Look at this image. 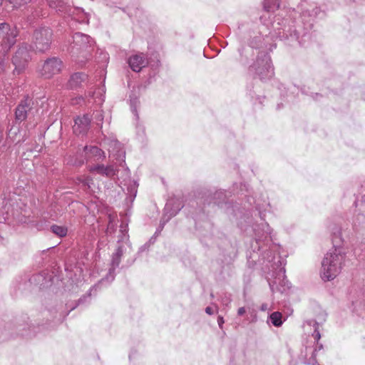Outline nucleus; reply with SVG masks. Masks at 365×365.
<instances>
[{
    "label": "nucleus",
    "instance_id": "10",
    "mask_svg": "<svg viewBox=\"0 0 365 365\" xmlns=\"http://www.w3.org/2000/svg\"><path fill=\"white\" fill-rule=\"evenodd\" d=\"M18 32L16 27H11L8 24H0V36H3L4 43L9 49L15 43Z\"/></svg>",
    "mask_w": 365,
    "mask_h": 365
},
{
    "label": "nucleus",
    "instance_id": "1",
    "mask_svg": "<svg viewBox=\"0 0 365 365\" xmlns=\"http://www.w3.org/2000/svg\"><path fill=\"white\" fill-rule=\"evenodd\" d=\"M346 252L342 247H334L327 252L322 261L320 276L323 281L335 279L344 265Z\"/></svg>",
    "mask_w": 365,
    "mask_h": 365
},
{
    "label": "nucleus",
    "instance_id": "33",
    "mask_svg": "<svg viewBox=\"0 0 365 365\" xmlns=\"http://www.w3.org/2000/svg\"><path fill=\"white\" fill-rule=\"evenodd\" d=\"M305 363L309 365H320L316 361V359L314 358L307 359Z\"/></svg>",
    "mask_w": 365,
    "mask_h": 365
},
{
    "label": "nucleus",
    "instance_id": "11",
    "mask_svg": "<svg viewBox=\"0 0 365 365\" xmlns=\"http://www.w3.org/2000/svg\"><path fill=\"white\" fill-rule=\"evenodd\" d=\"M33 101L31 98L26 97L19 104L16 108L15 117L16 120L20 122L24 121L31 113L33 109Z\"/></svg>",
    "mask_w": 365,
    "mask_h": 365
},
{
    "label": "nucleus",
    "instance_id": "30",
    "mask_svg": "<svg viewBox=\"0 0 365 365\" xmlns=\"http://www.w3.org/2000/svg\"><path fill=\"white\" fill-rule=\"evenodd\" d=\"M84 101H85L84 98L82 96H79V97L73 98L72 100V104H73V105L81 104L82 102H84Z\"/></svg>",
    "mask_w": 365,
    "mask_h": 365
},
{
    "label": "nucleus",
    "instance_id": "15",
    "mask_svg": "<svg viewBox=\"0 0 365 365\" xmlns=\"http://www.w3.org/2000/svg\"><path fill=\"white\" fill-rule=\"evenodd\" d=\"M128 64L135 72H139L147 64L145 56L143 53L135 54L128 59Z\"/></svg>",
    "mask_w": 365,
    "mask_h": 365
},
{
    "label": "nucleus",
    "instance_id": "25",
    "mask_svg": "<svg viewBox=\"0 0 365 365\" xmlns=\"http://www.w3.org/2000/svg\"><path fill=\"white\" fill-rule=\"evenodd\" d=\"M6 1L9 2L11 4H12V7H18L23 4L29 3L31 0H6Z\"/></svg>",
    "mask_w": 365,
    "mask_h": 365
},
{
    "label": "nucleus",
    "instance_id": "6",
    "mask_svg": "<svg viewBox=\"0 0 365 365\" xmlns=\"http://www.w3.org/2000/svg\"><path fill=\"white\" fill-rule=\"evenodd\" d=\"M31 59V55L27 46L24 45L19 48L13 57V64L15 66L14 74H19L26 67Z\"/></svg>",
    "mask_w": 365,
    "mask_h": 365
},
{
    "label": "nucleus",
    "instance_id": "13",
    "mask_svg": "<svg viewBox=\"0 0 365 365\" xmlns=\"http://www.w3.org/2000/svg\"><path fill=\"white\" fill-rule=\"evenodd\" d=\"M91 119L87 115L82 117H78L75 120V123L73 126V132L76 135H81L86 133L90 125Z\"/></svg>",
    "mask_w": 365,
    "mask_h": 365
},
{
    "label": "nucleus",
    "instance_id": "43",
    "mask_svg": "<svg viewBox=\"0 0 365 365\" xmlns=\"http://www.w3.org/2000/svg\"><path fill=\"white\" fill-rule=\"evenodd\" d=\"M364 243L365 244V238L364 239Z\"/></svg>",
    "mask_w": 365,
    "mask_h": 365
},
{
    "label": "nucleus",
    "instance_id": "7",
    "mask_svg": "<svg viewBox=\"0 0 365 365\" xmlns=\"http://www.w3.org/2000/svg\"><path fill=\"white\" fill-rule=\"evenodd\" d=\"M108 145L109 158L112 159V163H119L121 166L125 158V152L122 145L117 140H110Z\"/></svg>",
    "mask_w": 365,
    "mask_h": 365
},
{
    "label": "nucleus",
    "instance_id": "4",
    "mask_svg": "<svg viewBox=\"0 0 365 365\" xmlns=\"http://www.w3.org/2000/svg\"><path fill=\"white\" fill-rule=\"evenodd\" d=\"M52 31L48 27H39L34 31L33 36L34 48L39 52L49 49L52 40Z\"/></svg>",
    "mask_w": 365,
    "mask_h": 365
},
{
    "label": "nucleus",
    "instance_id": "14",
    "mask_svg": "<svg viewBox=\"0 0 365 365\" xmlns=\"http://www.w3.org/2000/svg\"><path fill=\"white\" fill-rule=\"evenodd\" d=\"M88 75L83 72H77L72 74L68 80V86L71 89L81 87L88 81Z\"/></svg>",
    "mask_w": 365,
    "mask_h": 365
},
{
    "label": "nucleus",
    "instance_id": "36",
    "mask_svg": "<svg viewBox=\"0 0 365 365\" xmlns=\"http://www.w3.org/2000/svg\"><path fill=\"white\" fill-rule=\"evenodd\" d=\"M245 307H240L238 309L237 314L240 316L243 315L245 313Z\"/></svg>",
    "mask_w": 365,
    "mask_h": 365
},
{
    "label": "nucleus",
    "instance_id": "19",
    "mask_svg": "<svg viewBox=\"0 0 365 365\" xmlns=\"http://www.w3.org/2000/svg\"><path fill=\"white\" fill-rule=\"evenodd\" d=\"M51 230L53 233H54L56 235L60 237L66 236L68 233V229L66 227L64 226L53 225L51 227Z\"/></svg>",
    "mask_w": 365,
    "mask_h": 365
},
{
    "label": "nucleus",
    "instance_id": "5",
    "mask_svg": "<svg viewBox=\"0 0 365 365\" xmlns=\"http://www.w3.org/2000/svg\"><path fill=\"white\" fill-rule=\"evenodd\" d=\"M63 68L62 61L57 57L46 59L39 72L44 78H51L54 75L59 73Z\"/></svg>",
    "mask_w": 365,
    "mask_h": 365
},
{
    "label": "nucleus",
    "instance_id": "2",
    "mask_svg": "<svg viewBox=\"0 0 365 365\" xmlns=\"http://www.w3.org/2000/svg\"><path fill=\"white\" fill-rule=\"evenodd\" d=\"M73 40L70 53L78 63L83 65L91 57L95 42L91 36L79 32L73 36Z\"/></svg>",
    "mask_w": 365,
    "mask_h": 365
},
{
    "label": "nucleus",
    "instance_id": "35",
    "mask_svg": "<svg viewBox=\"0 0 365 365\" xmlns=\"http://www.w3.org/2000/svg\"><path fill=\"white\" fill-rule=\"evenodd\" d=\"M205 312L209 315H212L214 313L212 309L210 307H207L205 308Z\"/></svg>",
    "mask_w": 365,
    "mask_h": 365
},
{
    "label": "nucleus",
    "instance_id": "32",
    "mask_svg": "<svg viewBox=\"0 0 365 365\" xmlns=\"http://www.w3.org/2000/svg\"><path fill=\"white\" fill-rule=\"evenodd\" d=\"M231 301H232V299L230 296H228V297L225 296L222 299V303L223 305L228 306L230 304Z\"/></svg>",
    "mask_w": 365,
    "mask_h": 365
},
{
    "label": "nucleus",
    "instance_id": "39",
    "mask_svg": "<svg viewBox=\"0 0 365 365\" xmlns=\"http://www.w3.org/2000/svg\"><path fill=\"white\" fill-rule=\"evenodd\" d=\"M125 231V228L121 227L120 228V232H122V234L123 235V237H122V238L120 240H118V242L121 240H123V238L124 237H126L125 235L123 234V232Z\"/></svg>",
    "mask_w": 365,
    "mask_h": 365
},
{
    "label": "nucleus",
    "instance_id": "23",
    "mask_svg": "<svg viewBox=\"0 0 365 365\" xmlns=\"http://www.w3.org/2000/svg\"><path fill=\"white\" fill-rule=\"evenodd\" d=\"M77 180L80 183H82L83 185L88 188H91V185H93V179L90 176H81L78 178Z\"/></svg>",
    "mask_w": 365,
    "mask_h": 365
},
{
    "label": "nucleus",
    "instance_id": "12",
    "mask_svg": "<svg viewBox=\"0 0 365 365\" xmlns=\"http://www.w3.org/2000/svg\"><path fill=\"white\" fill-rule=\"evenodd\" d=\"M115 163H113L108 165L105 166L103 164H98L95 165L89 166L88 170L91 173L96 172L98 174L108 177L112 178L115 176L118 172L117 166L115 165Z\"/></svg>",
    "mask_w": 365,
    "mask_h": 365
},
{
    "label": "nucleus",
    "instance_id": "31",
    "mask_svg": "<svg viewBox=\"0 0 365 365\" xmlns=\"http://www.w3.org/2000/svg\"><path fill=\"white\" fill-rule=\"evenodd\" d=\"M8 66V63L2 61L0 62V72L4 73Z\"/></svg>",
    "mask_w": 365,
    "mask_h": 365
},
{
    "label": "nucleus",
    "instance_id": "41",
    "mask_svg": "<svg viewBox=\"0 0 365 365\" xmlns=\"http://www.w3.org/2000/svg\"><path fill=\"white\" fill-rule=\"evenodd\" d=\"M125 176H126V177H128V178L129 177L130 171H129V170H128V168H126L125 169Z\"/></svg>",
    "mask_w": 365,
    "mask_h": 365
},
{
    "label": "nucleus",
    "instance_id": "9",
    "mask_svg": "<svg viewBox=\"0 0 365 365\" xmlns=\"http://www.w3.org/2000/svg\"><path fill=\"white\" fill-rule=\"evenodd\" d=\"M123 254V249L122 246H118L116 252L113 254L112 255V259H111V268L109 269L108 273L107 274L106 277L104 279H102L99 283L94 286L93 289H96V287H98L101 284H103L104 282H112L115 278V269L119 266L120 262L121 257Z\"/></svg>",
    "mask_w": 365,
    "mask_h": 365
},
{
    "label": "nucleus",
    "instance_id": "8",
    "mask_svg": "<svg viewBox=\"0 0 365 365\" xmlns=\"http://www.w3.org/2000/svg\"><path fill=\"white\" fill-rule=\"evenodd\" d=\"M319 324L314 319L307 320L304 324V327L306 331H313L312 332V336L314 339V342L317 343L314 350L312 351V356L309 359L314 358L316 359V354L318 351H320L323 349V345L319 343V341L321 338V334L319 331Z\"/></svg>",
    "mask_w": 365,
    "mask_h": 365
},
{
    "label": "nucleus",
    "instance_id": "28",
    "mask_svg": "<svg viewBox=\"0 0 365 365\" xmlns=\"http://www.w3.org/2000/svg\"><path fill=\"white\" fill-rule=\"evenodd\" d=\"M93 118L96 120L97 123H102L103 120L102 112L101 110H96L93 113Z\"/></svg>",
    "mask_w": 365,
    "mask_h": 365
},
{
    "label": "nucleus",
    "instance_id": "18",
    "mask_svg": "<svg viewBox=\"0 0 365 365\" xmlns=\"http://www.w3.org/2000/svg\"><path fill=\"white\" fill-rule=\"evenodd\" d=\"M263 6L265 11H274L279 7V0H264Z\"/></svg>",
    "mask_w": 365,
    "mask_h": 365
},
{
    "label": "nucleus",
    "instance_id": "17",
    "mask_svg": "<svg viewBox=\"0 0 365 365\" xmlns=\"http://www.w3.org/2000/svg\"><path fill=\"white\" fill-rule=\"evenodd\" d=\"M108 218V223L106 232L107 235H111L116 230L117 215L115 214H109Z\"/></svg>",
    "mask_w": 365,
    "mask_h": 365
},
{
    "label": "nucleus",
    "instance_id": "42",
    "mask_svg": "<svg viewBox=\"0 0 365 365\" xmlns=\"http://www.w3.org/2000/svg\"><path fill=\"white\" fill-rule=\"evenodd\" d=\"M3 0H0V5H1Z\"/></svg>",
    "mask_w": 365,
    "mask_h": 365
},
{
    "label": "nucleus",
    "instance_id": "37",
    "mask_svg": "<svg viewBox=\"0 0 365 365\" xmlns=\"http://www.w3.org/2000/svg\"><path fill=\"white\" fill-rule=\"evenodd\" d=\"M260 309L263 312L267 311L269 309L268 304H262Z\"/></svg>",
    "mask_w": 365,
    "mask_h": 365
},
{
    "label": "nucleus",
    "instance_id": "29",
    "mask_svg": "<svg viewBox=\"0 0 365 365\" xmlns=\"http://www.w3.org/2000/svg\"><path fill=\"white\" fill-rule=\"evenodd\" d=\"M138 103L137 98L130 99V107L132 112L138 117L137 110H136V105Z\"/></svg>",
    "mask_w": 365,
    "mask_h": 365
},
{
    "label": "nucleus",
    "instance_id": "3",
    "mask_svg": "<svg viewBox=\"0 0 365 365\" xmlns=\"http://www.w3.org/2000/svg\"><path fill=\"white\" fill-rule=\"evenodd\" d=\"M250 73L260 80H267L274 76V68L270 56L265 52H260L255 62L250 66Z\"/></svg>",
    "mask_w": 365,
    "mask_h": 365
},
{
    "label": "nucleus",
    "instance_id": "26",
    "mask_svg": "<svg viewBox=\"0 0 365 365\" xmlns=\"http://www.w3.org/2000/svg\"><path fill=\"white\" fill-rule=\"evenodd\" d=\"M262 227L264 234L265 235L264 237L267 238V237H269L272 238V237H271L272 229L270 228L269 225L267 223H264V224L262 225Z\"/></svg>",
    "mask_w": 365,
    "mask_h": 365
},
{
    "label": "nucleus",
    "instance_id": "24",
    "mask_svg": "<svg viewBox=\"0 0 365 365\" xmlns=\"http://www.w3.org/2000/svg\"><path fill=\"white\" fill-rule=\"evenodd\" d=\"M137 184L135 182H133V184L130 185L127 190H128V193L133 197L134 198L135 196H136V193H137Z\"/></svg>",
    "mask_w": 365,
    "mask_h": 365
},
{
    "label": "nucleus",
    "instance_id": "20",
    "mask_svg": "<svg viewBox=\"0 0 365 365\" xmlns=\"http://www.w3.org/2000/svg\"><path fill=\"white\" fill-rule=\"evenodd\" d=\"M77 16L74 18L81 23H86L88 24L89 18L88 14L85 13L82 9H76Z\"/></svg>",
    "mask_w": 365,
    "mask_h": 365
},
{
    "label": "nucleus",
    "instance_id": "16",
    "mask_svg": "<svg viewBox=\"0 0 365 365\" xmlns=\"http://www.w3.org/2000/svg\"><path fill=\"white\" fill-rule=\"evenodd\" d=\"M84 151L88 158H94L95 160H103L106 158L105 153L96 146H86Z\"/></svg>",
    "mask_w": 365,
    "mask_h": 365
},
{
    "label": "nucleus",
    "instance_id": "40",
    "mask_svg": "<svg viewBox=\"0 0 365 365\" xmlns=\"http://www.w3.org/2000/svg\"><path fill=\"white\" fill-rule=\"evenodd\" d=\"M292 38H294L296 41L298 39L299 36H298V34L294 31V35L291 34L290 35Z\"/></svg>",
    "mask_w": 365,
    "mask_h": 365
},
{
    "label": "nucleus",
    "instance_id": "22",
    "mask_svg": "<svg viewBox=\"0 0 365 365\" xmlns=\"http://www.w3.org/2000/svg\"><path fill=\"white\" fill-rule=\"evenodd\" d=\"M48 6L59 11H63V3L60 0H50Z\"/></svg>",
    "mask_w": 365,
    "mask_h": 365
},
{
    "label": "nucleus",
    "instance_id": "21",
    "mask_svg": "<svg viewBox=\"0 0 365 365\" xmlns=\"http://www.w3.org/2000/svg\"><path fill=\"white\" fill-rule=\"evenodd\" d=\"M269 319L272 324L275 327H279L282 324V314L278 312H273L270 316Z\"/></svg>",
    "mask_w": 365,
    "mask_h": 365
},
{
    "label": "nucleus",
    "instance_id": "34",
    "mask_svg": "<svg viewBox=\"0 0 365 365\" xmlns=\"http://www.w3.org/2000/svg\"><path fill=\"white\" fill-rule=\"evenodd\" d=\"M225 323L224 319L222 316H218L217 317V324L220 329H222L223 324Z\"/></svg>",
    "mask_w": 365,
    "mask_h": 365
},
{
    "label": "nucleus",
    "instance_id": "38",
    "mask_svg": "<svg viewBox=\"0 0 365 365\" xmlns=\"http://www.w3.org/2000/svg\"><path fill=\"white\" fill-rule=\"evenodd\" d=\"M255 234H256V236L258 237V238L257 239V241L261 240H262V236H260V232H259V230H255Z\"/></svg>",
    "mask_w": 365,
    "mask_h": 365
},
{
    "label": "nucleus",
    "instance_id": "27",
    "mask_svg": "<svg viewBox=\"0 0 365 365\" xmlns=\"http://www.w3.org/2000/svg\"><path fill=\"white\" fill-rule=\"evenodd\" d=\"M319 12V9L317 7H315L312 9V12L309 10H306L303 11V16H317Z\"/></svg>",
    "mask_w": 365,
    "mask_h": 365
}]
</instances>
